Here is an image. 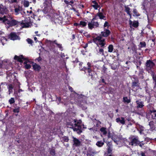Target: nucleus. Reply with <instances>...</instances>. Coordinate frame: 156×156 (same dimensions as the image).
Listing matches in <instances>:
<instances>
[{
	"label": "nucleus",
	"instance_id": "f257e3e1",
	"mask_svg": "<svg viewBox=\"0 0 156 156\" xmlns=\"http://www.w3.org/2000/svg\"><path fill=\"white\" fill-rule=\"evenodd\" d=\"M81 122V120L72 119L70 122H67V124L68 127L72 128L74 131L77 132L78 133L80 134L82 132Z\"/></svg>",
	"mask_w": 156,
	"mask_h": 156
},
{
	"label": "nucleus",
	"instance_id": "f03ea898",
	"mask_svg": "<svg viewBox=\"0 0 156 156\" xmlns=\"http://www.w3.org/2000/svg\"><path fill=\"white\" fill-rule=\"evenodd\" d=\"M0 20L2 21L5 24H8L9 27L15 26L18 23L17 21L12 19L10 16H4L3 17H0Z\"/></svg>",
	"mask_w": 156,
	"mask_h": 156
},
{
	"label": "nucleus",
	"instance_id": "7ed1b4c3",
	"mask_svg": "<svg viewBox=\"0 0 156 156\" xmlns=\"http://www.w3.org/2000/svg\"><path fill=\"white\" fill-rule=\"evenodd\" d=\"M93 42L96 44L98 46L100 45L101 47H104L105 44V39L101 36H98L94 37L93 40Z\"/></svg>",
	"mask_w": 156,
	"mask_h": 156
},
{
	"label": "nucleus",
	"instance_id": "20e7f679",
	"mask_svg": "<svg viewBox=\"0 0 156 156\" xmlns=\"http://www.w3.org/2000/svg\"><path fill=\"white\" fill-rule=\"evenodd\" d=\"M87 65L88 66L87 67H85L82 69V70H84L86 72V71H87V72L88 73L89 76H91V77L92 78L93 76V75L94 74L96 73L92 70V65L91 64L88 62L87 63Z\"/></svg>",
	"mask_w": 156,
	"mask_h": 156
},
{
	"label": "nucleus",
	"instance_id": "39448f33",
	"mask_svg": "<svg viewBox=\"0 0 156 156\" xmlns=\"http://www.w3.org/2000/svg\"><path fill=\"white\" fill-rule=\"evenodd\" d=\"M88 28L90 29H92L99 26V23L96 20V17L94 18L90 22L88 23Z\"/></svg>",
	"mask_w": 156,
	"mask_h": 156
},
{
	"label": "nucleus",
	"instance_id": "423d86ee",
	"mask_svg": "<svg viewBox=\"0 0 156 156\" xmlns=\"http://www.w3.org/2000/svg\"><path fill=\"white\" fill-rule=\"evenodd\" d=\"M147 118L149 120L156 119V110L153 109L150 111V112L147 115Z\"/></svg>",
	"mask_w": 156,
	"mask_h": 156
},
{
	"label": "nucleus",
	"instance_id": "0eeeda50",
	"mask_svg": "<svg viewBox=\"0 0 156 156\" xmlns=\"http://www.w3.org/2000/svg\"><path fill=\"white\" fill-rule=\"evenodd\" d=\"M145 66L147 70L149 71L153 68L155 66V64L152 60H149L147 61L145 63Z\"/></svg>",
	"mask_w": 156,
	"mask_h": 156
},
{
	"label": "nucleus",
	"instance_id": "6e6552de",
	"mask_svg": "<svg viewBox=\"0 0 156 156\" xmlns=\"http://www.w3.org/2000/svg\"><path fill=\"white\" fill-rule=\"evenodd\" d=\"M126 140H125L126 142H127L129 143V144L130 145H136V144H139L140 143V142L138 140V137L137 136H134L131 142H129L126 140V139H125Z\"/></svg>",
	"mask_w": 156,
	"mask_h": 156
},
{
	"label": "nucleus",
	"instance_id": "1a4fd4ad",
	"mask_svg": "<svg viewBox=\"0 0 156 156\" xmlns=\"http://www.w3.org/2000/svg\"><path fill=\"white\" fill-rule=\"evenodd\" d=\"M97 153V152L93 148L89 147L88 148L87 151V156H94V155Z\"/></svg>",
	"mask_w": 156,
	"mask_h": 156
},
{
	"label": "nucleus",
	"instance_id": "9d476101",
	"mask_svg": "<svg viewBox=\"0 0 156 156\" xmlns=\"http://www.w3.org/2000/svg\"><path fill=\"white\" fill-rule=\"evenodd\" d=\"M73 145L76 147H79L81 145V143L79 140L74 137H73Z\"/></svg>",
	"mask_w": 156,
	"mask_h": 156
},
{
	"label": "nucleus",
	"instance_id": "9b49d317",
	"mask_svg": "<svg viewBox=\"0 0 156 156\" xmlns=\"http://www.w3.org/2000/svg\"><path fill=\"white\" fill-rule=\"evenodd\" d=\"M9 38L10 39L13 40H19L20 39L16 33H12L10 34L9 36Z\"/></svg>",
	"mask_w": 156,
	"mask_h": 156
},
{
	"label": "nucleus",
	"instance_id": "f8f14e48",
	"mask_svg": "<svg viewBox=\"0 0 156 156\" xmlns=\"http://www.w3.org/2000/svg\"><path fill=\"white\" fill-rule=\"evenodd\" d=\"M116 122L119 124L124 125L125 123V118L122 117H119L116 119Z\"/></svg>",
	"mask_w": 156,
	"mask_h": 156
},
{
	"label": "nucleus",
	"instance_id": "ddd939ff",
	"mask_svg": "<svg viewBox=\"0 0 156 156\" xmlns=\"http://www.w3.org/2000/svg\"><path fill=\"white\" fill-rule=\"evenodd\" d=\"M14 11L16 15L19 14L22 11V7L19 6L14 7Z\"/></svg>",
	"mask_w": 156,
	"mask_h": 156
},
{
	"label": "nucleus",
	"instance_id": "4468645a",
	"mask_svg": "<svg viewBox=\"0 0 156 156\" xmlns=\"http://www.w3.org/2000/svg\"><path fill=\"white\" fill-rule=\"evenodd\" d=\"M139 83L138 80H136V81L133 82L132 83V86L133 89H134L135 87H136L137 89H138L140 88V87L139 85Z\"/></svg>",
	"mask_w": 156,
	"mask_h": 156
},
{
	"label": "nucleus",
	"instance_id": "2eb2a0df",
	"mask_svg": "<svg viewBox=\"0 0 156 156\" xmlns=\"http://www.w3.org/2000/svg\"><path fill=\"white\" fill-rule=\"evenodd\" d=\"M14 59L21 62H23V61L24 60L23 55H21L18 56L17 55H15L14 57Z\"/></svg>",
	"mask_w": 156,
	"mask_h": 156
},
{
	"label": "nucleus",
	"instance_id": "dca6fc26",
	"mask_svg": "<svg viewBox=\"0 0 156 156\" xmlns=\"http://www.w3.org/2000/svg\"><path fill=\"white\" fill-rule=\"evenodd\" d=\"M110 32L108 30H105L101 32V34L104 37H107L108 36Z\"/></svg>",
	"mask_w": 156,
	"mask_h": 156
},
{
	"label": "nucleus",
	"instance_id": "f3484780",
	"mask_svg": "<svg viewBox=\"0 0 156 156\" xmlns=\"http://www.w3.org/2000/svg\"><path fill=\"white\" fill-rule=\"evenodd\" d=\"M150 126V130L152 131H153L155 130V127L154 125V122L153 121H151L149 122V124Z\"/></svg>",
	"mask_w": 156,
	"mask_h": 156
},
{
	"label": "nucleus",
	"instance_id": "a211bd4d",
	"mask_svg": "<svg viewBox=\"0 0 156 156\" xmlns=\"http://www.w3.org/2000/svg\"><path fill=\"white\" fill-rule=\"evenodd\" d=\"M137 104V108H141L144 106V102L143 101H136Z\"/></svg>",
	"mask_w": 156,
	"mask_h": 156
},
{
	"label": "nucleus",
	"instance_id": "6ab92c4d",
	"mask_svg": "<svg viewBox=\"0 0 156 156\" xmlns=\"http://www.w3.org/2000/svg\"><path fill=\"white\" fill-rule=\"evenodd\" d=\"M97 54L99 56H103L104 55V51L103 48H99V50H97Z\"/></svg>",
	"mask_w": 156,
	"mask_h": 156
},
{
	"label": "nucleus",
	"instance_id": "aec40b11",
	"mask_svg": "<svg viewBox=\"0 0 156 156\" xmlns=\"http://www.w3.org/2000/svg\"><path fill=\"white\" fill-rule=\"evenodd\" d=\"M136 127L140 134H141L142 132L144 130V127L139 124H138L136 125Z\"/></svg>",
	"mask_w": 156,
	"mask_h": 156
},
{
	"label": "nucleus",
	"instance_id": "412c9836",
	"mask_svg": "<svg viewBox=\"0 0 156 156\" xmlns=\"http://www.w3.org/2000/svg\"><path fill=\"white\" fill-rule=\"evenodd\" d=\"M129 23L130 25L135 27H137L138 26V23L136 21L132 22L131 20H129Z\"/></svg>",
	"mask_w": 156,
	"mask_h": 156
},
{
	"label": "nucleus",
	"instance_id": "4be33fe9",
	"mask_svg": "<svg viewBox=\"0 0 156 156\" xmlns=\"http://www.w3.org/2000/svg\"><path fill=\"white\" fill-rule=\"evenodd\" d=\"M108 138H111L113 140L115 143H116L117 145H118L119 142V141L117 140L116 139L113 138V136L112 135V134L110 133L109 132L108 134Z\"/></svg>",
	"mask_w": 156,
	"mask_h": 156
},
{
	"label": "nucleus",
	"instance_id": "5701e85b",
	"mask_svg": "<svg viewBox=\"0 0 156 156\" xmlns=\"http://www.w3.org/2000/svg\"><path fill=\"white\" fill-rule=\"evenodd\" d=\"M7 9L5 7L0 5V13L3 14L6 12Z\"/></svg>",
	"mask_w": 156,
	"mask_h": 156
},
{
	"label": "nucleus",
	"instance_id": "b1692460",
	"mask_svg": "<svg viewBox=\"0 0 156 156\" xmlns=\"http://www.w3.org/2000/svg\"><path fill=\"white\" fill-rule=\"evenodd\" d=\"M92 3L94 4L92 5V6L95 9H98V8L99 7V5L95 1H92Z\"/></svg>",
	"mask_w": 156,
	"mask_h": 156
},
{
	"label": "nucleus",
	"instance_id": "393cba45",
	"mask_svg": "<svg viewBox=\"0 0 156 156\" xmlns=\"http://www.w3.org/2000/svg\"><path fill=\"white\" fill-rule=\"evenodd\" d=\"M33 66L34 70L35 71H39L40 69L41 68V67L40 66L36 63L34 64L33 65Z\"/></svg>",
	"mask_w": 156,
	"mask_h": 156
},
{
	"label": "nucleus",
	"instance_id": "a878e982",
	"mask_svg": "<svg viewBox=\"0 0 156 156\" xmlns=\"http://www.w3.org/2000/svg\"><path fill=\"white\" fill-rule=\"evenodd\" d=\"M68 88L69 90H70L71 92H73L72 94H71L70 96L72 98V99H73L74 98L73 97L74 96V94L76 95H77V94L73 91V88L69 86L68 87Z\"/></svg>",
	"mask_w": 156,
	"mask_h": 156
},
{
	"label": "nucleus",
	"instance_id": "bb28decb",
	"mask_svg": "<svg viewBox=\"0 0 156 156\" xmlns=\"http://www.w3.org/2000/svg\"><path fill=\"white\" fill-rule=\"evenodd\" d=\"M24 66L27 69H29L30 68L31 66L29 64V62L27 60H26L24 62Z\"/></svg>",
	"mask_w": 156,
	"mask_h": 156
},
{
	"label": "nucleus",
	"instance_id": "cd10ccee",
	"mask_svg": "<svg viewBox=\"0 0 156 156\" xmlns=\"http://www.w3.org/2000/svg\"><path fill=\"white\" fill-rule=\"evenodd\" d=\"M100 131L101 133L104 135H105L107 133V131L106 128L104 127L101 128L100 129Z\"/></svg>",
	"mask_w": 156,
	"mask_h": 156
},
{
	"label": "nucleus",
	"instance_id": "c85d7f7f",
	"mask_svg": "<svg viewBox=\"0 0 156 156\" xmlns=\"http://www.w3.org/2000/svg\"><path fill=\"white\" fill-rule=\"evenodd\" d=\"M87 23L85 21H81L79 23L80 27H83L86 26Z\"/></svg>",
	"mask_w": 156,
	"mask_h": 156
},
{
	"label": "nucleus",
	"instance_id": "c756f323",
	"mask_svg": "<svg viewBox=\"0 0 156 156\" xmlns=\"http://www.w3.org/2000/svg\"><path fill=\"white\" fill-rule=\"evenodd\" d=\"M0 40H1V42L3 45H4L5 43L7 41L6 39L3 36H2L1 37H0Z\"/></svg>",
	"mask_w": 156,
	"mask_h": 156
},
{
	"label": "nucleus",
	"instance_id": "7c9ffc66",
	"mask_svg": "<svg viewBox=\"0 0 156 156\" xmlns=\"http://www.w3.org/2000/svg\"><path fill=\"white\" fill-rule=\"evenodd\" d=\"M49 11V9H48L47 7H45L43 9V12L45 14H47V15H46V16H48L49 17H51V15L48 14V13Z\"/></svg>",
	"mask_w": 156,
	"mask_h": 156
},
{
	"label": "nucleus",
	"instance_id": "2f4dec72",
	"mask_svg": "<svg viewBox=\"0 0 156 156\" xmlns=\"http://www.w3.org/2000/svg\"><path fill=\"white\" fill-rule=\"evenodd\" d=\"M104 144V142H102L101 141H98L96 144V145L97 146H98V147H102Z\"/></svg>",
	"mask_w": 156,
	"mask_h": 156
},
{
	"label": "nucleus",
	"instance_id": "473e14b6",
	"mask_svg": "<svg viewBox=\"0 0 156 156\" xmlns=\"http://www.w3.org/2000/svg\"><path fill=\"white\" fill-rule=\"evenodd\" d=\"M8 89L9 90V94H10L12 92L13 86L12 85L10 84L8 86Z\"/></svg>",
	"mask_w": 156,
	"mask_h": 156
},
{
	"label": "nucleus",
	"instance_id": "72a5a7b5",
	"mask_svg": "<svg viewBox=\"0 0 156 156\" xmlns=\"http://www.w3.org/2000/svg\"><path fill=\"white\" fill-rule=\"evenodd\" d=\"M97 15L99 16V18L101 19H104L105 17L102 12H98L97 14Z\"/></svg>",
	"mask_w": 156,
	"mask_h": 156
},
{
	"label": "nucleus",
	"instance_id": "f704fd0d",
	"mask_svg": "<svg viewBox=\"0 0 156 156\" xmlns=\"http://www.w3.org/2000/svg\"><path fill=\"white\" fill-rule=\"evenodd\" d=\"M108 52H112L113 50V46L112 44L109 45L108 47Z\"/></svg>",
	"mask_w": 156,
	"mask_h": 156
},
{
	"label": "nucleus",
	"instance_id": "c9c22d12",
	"mask_svg": "<svg viewBox=\"0 0 156 156\" xmlns=\"http://www.w3.org/2000/svg\"><path fill=\"white\" fill-rule=\"evenodd\" d=\"M130 9L129 7H127V6H126L125 7V11L127 12V13L128 15H129L130 17L131 18V15L130 13Z\"/></svg>",
	"mask_w": 156,
	"mask_h": 156
},
{
	"label": "nucleus",
	"instance_id": "e433bc0d",
	"mask_svg": "<svg viewBox=\"0 0 156 156\" xmlns=\"http://www.w3.org/2000/svg\"><path fill=\"white\" fill-rule=\"evenodd\" d=\"M133 12L134 14L133 15V16H140V14L138 13L136 9H134Z\"/></svg>",
	"mask_w": 156,
	"mask_h": 156
},
{
	"label": "nucleus",
	"instance_id": "4c0bfd02",
	"mask_svg": "<svg viewBox=\"0 0 156 156\" xmlns=\"http://www.w3.org/2000/svg\"><path fill=\"white\" fill-rule=\"evenodd\" d=\"M123 101L125 103H129L130 102L129 99H128L127 97H124L123 98Z\"/></svg>",
	"mask_w": 156,
	"mask_h": 156
},
{
	"label": "nucleus",
	"instance_id": "58836bf2",
	"mask_svg": "<svg viewBox=\"0 0 156 156\" xmlns=\"http://www.w3.org/2000/svg\"><path fill=\"white\" fill-rule=\"evenodd\" d=\"M15 102V100L14 98H11L9 100V102L10 104H12L14 103Z\"/></svg>",
	"mask_w": 156,
	"mask_h": 156
},
{
	"label": "nucleus",
	"instance_id": "ea45409f",
	"mask_svg": "<svg viewBox=\"0 0 156 156\" xmlns=\"http://www.w3.org/2000/svg\"><path fill=\"white\" fill-rule=\"evenodd\" d=\"M23 27H29L30 26V24L28 23H23Z\"/></svg>",
	"mask_w": 156,
	"mask_h": 156
},
{
	"label": "nucleus",
	"instance_id": "a19ab883",
	"mask_svg": "<svg viewBox=\"0 0 156 156\" xmlns=\"http://www.w3.org/2000/svg\"><path fill=\"white\" fill-rule=\"evenodd\" d=\"M55 44L57 45V46L60 49V50L61 51L62 50V47L61 44H58L57 43H55Z\"/></svg>",
	"mask_w": 156,
	"mask_h": 156
},
{
	"label": "nucleus",
	"instance_id": "79ce46f5",
	"mask_svg": "<svg viewBox=\"0 0 156 156\" xmlns=\"http://www.w3.org/2000/svg\"><path fill=\"white\" fill-rule=\"evenodd\" d=\"M20 107H18L14 109L13 110V111L15 113H18L20 111Z\"/></svg>",
	"mask_w": 156,
	"mask_h": 156
},
{
	"label": "nucleus",
	"instance_id": "37998d69",
	"mask_svg": "<svg viewBox=\"0 0 156 156\" xmlns=\"http://www.w3.org/2000/svg\"><path fill=\"white\" fill-rule=\"evenodd\" d=\"M140 45H141V48L145 47L146 45V43L144 42H140Z\"/></svg>",
	"mask_w": 156,
	"mask_h": 156
},
{
	"label": "nucleus",
	"instance_id": "c03bdc74",
	"mask_svg": "<svg viewBox=\"0 0 156 156\" xmlns=\"http://www.w3.org/2000/svg\"><path fill=\"white\" fill-rule=\"evenodd\" d=\"M63 140L66 142H68L69 140L68 137L66 136L63 137Z\"/></svg>",
	"mask_w": 156,
	"mask_h": 156
},
{
	"label": "nucleus",
	"instance_id": "a18cd8bd",
	"mask_svg": "<svg viewBox=\"0 0 156 156\" xmlns=\"http://www.w3.org/2000/svg\"><path fill=\"white\" fill-rule=\"evenodd\" d=\"M29 4L28 1H25L24 2V5L25 6L27 7L29 6Z\"/></svg>",
	"mask_w": 156,
	"mask_h": 156
},
{
	"label": "nucleus",
	"instance_id": "49530a36",
	"mask_svg": "<svg viewBox=\"0 0 156 156\" xmlns=\"http://www.w3.org/2000/svg\"><path fill=\"white\" fill-rule=\"evenodd\" d=\"M27 40V42L28 43V44H32V43H33V41H32V40H31V39H29V38H28Z\"/></svg>",
	"mask_w": 156,
	"mask_h": 156
},
{
	"label": "nucleus",
	"instance_id": "de8ad7c7",
	"mask_svg": "<svg viewBox=\"0 0 156 156\" xmlns=\"http://www.w3.org/2000/svg\"><path fill=\"white\" fill-rule=\"evenodd\" d=\"M137 114L139 115L143 116L145 114L144 111L143 110H142V112H141L140 113L138 112Z\"/></svg>",
	"mask_w": 156,
	"mask_h": 156
},
{
	"label": "nucleus",
	"instance_id": "09e8293b",
	"mask_svg": "<svg viewBox=\"0 0 156 156\" xmlns=\"http://www.w3.org/2000/svg\"><path fill=\"white\" fill-rule=\"evenodd\" d=\"M111 68L113 70L116 69L117 68V66H115L114 64H112L111 66Z\"/></svg>",
	"mask_w": 156,
	"mask_h": 156
},
{
	"label": "nucleus",
	"instance_id": "8fccbe9b",
	"mask_svg": "<svg viewBox=\"0 0 156 156\" xmlns=\"http://www.w3.org/2000/svg\"><path fill=\"white\" fill-rule=\"evenodd\" d=\"M50 153L51 154L53 155H55V151L54 150H51L50 151Z\"/></svg>",
	"mask_w": 156,
	"mask_h": 156
},
{
	"label": "nucleus",
	"instance_id": "3c124183",
	"mask_svg": "<svg viewBox=\"0 0 156 156\" xmlns=\"http://www.w3.org/2000/svg\"><path fill=\"white\" fill-rule=\"evenodd\" d=\"M17 0H9L10 2L13 3L14 2H17Z\"/></svg>",
	"mask_w": 156,
	"mask_h": 156
},
{
	"label": "nucleus",
	"instance_id": "603ef678",
	"mask_svg": "<svg viewBox=\"0 0 156 156\" xmlns=\"http://www.w3.org/2000/svg\"><path fill=\"white\" fill-rule=\"evenodd\" d=\"M112 150L110 147L108 148V153H110L112 152Z\"/></svg>",
	"mask_w": 156,
	"mask_h": 156
},
{
	"label": "nucleus",
	"instance_id": "864d4df0",
	"mask_svg": "<svg viewBox=\"0 0 156 156\" xmlns=\"http://www.w3.org/2000/svg\"><path fill=\"white\" fill-rule=\"evenodd\" d=\"M74 25L75 26L78 27H80L79 23H74Z\"/></svg>",
	"mask_w": 156,
	"mask_h": 156
},
{
	"label": "nucleus",
	"instance_id": "5fc2aeb1",
	"mask_svg": "<svg viewBox=\"0 0 156 156\" xmlns=\"http://www.w3.org/2000/svg\"><path fill=\"white\" fill-rule=\"evenodd\" d=\"M108 23L106 21L104 24V27H106L108 26Z\"/></svg>",
	"mask_w": 156,
	"mask_h": 156
},
{
	"label": "nucleus",
	"instance_id": "6e6d98bb",
	"mask_svg": "<svg viewBox=\"0 0 156 156\" xmlns=\"http://www.w3.org/2000/svg\"><path fill=\"white\" fill-rule=\"evenodd\" d=\"M56 100L57 101H58L59 102H60L61 101V98L60 97H58L56 98Z\"/></svg>",
	"mask_w": 156,
	"mask_h": 156
},
{
	"label": "nucleus",
	"instance_id": "4d7b16f0",
	"mask_svg": "<svg viewBox=\"0 0 156 156\" xmlns=\"http://www.w3.org/2000/svg\"><path fill=\"white\" fill-rule=\"evenodd\" d=\"M89 129L91 130H92L93 132H95L96 131V130L94 129V128H91Z\"/></svg>",
	"mask_w": 156,
	"mask_h": 156
},
{
	"label": "nucleus",
	"instance_id": "13d9d810",
	"mask_svg": "<svg viewBox=\"0 0 156 156\" xmlns=\"http://www.w3.org/2000/svg\"><path fill=\"white\" fill-rule=\"evenodd\" d=\"M64 2L66 3V4L67 5H69V2L68 1L66 0H64Z\"/></svg>",
	"mask_w": 156,
	"mask_h": 156
},
{
	"label": "nucleus",
	"instance_id": "bf43d9fd",
	"mask_svg": "<svg viewBox=\"0 0 156 156\" xmlns=\"http://www.w3.org/2000/svg\"><path fill=\"white\" fill-rule=\"evenodd\" d=\"M2 63L3 61L2 60H1V58H0V67H1L2 66Z\"/></svg>",
	"mask_w": 156,
	"mask_h": 156
},
{
	"label": "nucleus",
	"instance_id": "052dcab7",
	"mask_svg": "<svg viewBox=\"0 0 156 156\" xmlns=\"http://www.w3.org/2000/svg\"><path fill=\"white\" fill-rule=\"evenodd\" d=\"M141 156H146L145 154L144 153L142 152L141 153Z\"/></svg>",
	"mask_w": 156,
	"mask_h": 156
},
{
	"label": "nucleus",
	"instance_id": "680f3d73",
	"mask_svg": "<svg viewBox=\"0 0 156 156\" xmlns=\"http://www.w3.org/2000/svg\"><path fill=\"white\" fill-rule=\"evenodd\" d=\"M73 3V2L72 1L69 2V5H72Z\"/></svg>",
	"mask_w": 156,
	"mask_h": 156
},
{
	"label": "nucleus",
	"instance_id": "e2e57ef3",
	"mask_svg": "<svg viewBox=\"0 0 156 156\" xmlns=\"http://www.w3.org/2000/svg\"><path fill=\"white\" fill-rule=\"evenodd\" d=\"M41 58L40 57H38V58L36 59L38 61H39L41 60Z\"/></svg>",
	"mask_w": 156,
	"mask_h": 156
},
{
	"label": "nucleus",
	"instance_id": "0e129e2a",
	"mask_svg": "<svg viewBox=\"0 0 156 156\" xmlns=\"http://www.w3.org/2000/svg\"><path fill=\"white\" fill-rule=\"evenodd\" d=\"M144 144V143H141V144H140H140H139V146L140 147H142L143 146Z\"/></svg>",
	"mask_w": 156,
	"mask_h": 156
},
{
	"label": "nucleus",
	"instance_id": "69168bd1",
	"mask_svg": "<svg viewBox=\"0 0 156 156\" xmlns=\"http://www.w3.org/2000/svg\"><path fill=\"white\" fill-rule=\"evenodd\" d=\"M153 80H154L155 82H156V77H154V76L153 77ZM155 86L156 85V83H155Z\"/></svg>",
	"mask_w": 156,
	"mask_h": 156
},
{
	"label": "nucleus",
	"instance_id": "338daca9",
	"mask_svg": "<svg viewBox=\"0 0 156 156\" xmlns=\"http://www.w3.org/2000/svg\"><path fill=\"white\" fill-rule=\"evenodd\" d=\"M34 41H36V42H37V38L36 37H34Z\"/></svg>",
	"mask_w": 156,
	"mask_h": 156
},
{
	"label": "nucleus",
	"instance_id": "774afa93",
	"mask_svg": "<svg viewBox=\"0 0 156 156\" xmlns=\"http://www.w3.org/2000/svg\"><path fill=\"white\" fill-rule=\"evenodd\" d=\"M23 91V90L21 89H20L18 90V92L20 93L21 92H22Z\"/></svg>",
	"mask_w": 156,
	"mask_h": 156
}]
</instances>
